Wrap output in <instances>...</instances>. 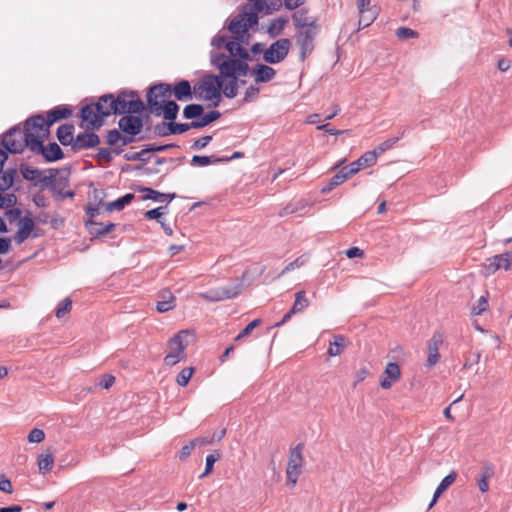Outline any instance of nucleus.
Listing matches in <instances>:
<instances>
[{
	"mask_svg": "<svg viewBox=\"0 0 512 512\" xmlns=\"http://www.w3.org/2000/svg\"><path fill=\"white\" fill-rule=\"evenodd\" d=\"M402 136H403V133L401 134V136L392 137V138H389V139L383 141L382 143H380L374 149L375 151H377V155H380L383 152L391 149L401 139Z\"/></svg>",
	"mask_w": 512,
	"mask_h": 512,
	"instance_id": "nucleus-47",
	"label": "nucleus"
},
{
	"mask_svg": "<svg viewBox=\"0 0 512 512\" xmlns=\"http://www.w3.org/2000/svg\"><path fill=\"white\" fill-rule=\"evenodd\" d=\"M378 16L377 10H369L368 12L359 14L358 30L370 26Z\"/></svg>",
	"mask_w": 512,
	"mask_h": 512,
	"instance_id": "nucleus-39",
	"label": "nucleus"
},
{
	"mask_svg": "<svg viewBox=\"0 0 512 512\" xmlns=\"http://www.w3.org/2000/svg\"><path fill=\"white\" fill-rule=\"evenodd\" d=\"M35 228L34 220L31 217L25 216L18 222V229L13 236L16 244H22L28 239Z\"/></svg>",
	"mask_w": 512,
	"mask_h": 512,
	"instance_id": "nucleus-19",
	"label": "nucleus"
},
{
	"mask_svg": "<svg viewBox=\"0 0 512 512\" xmlns=\"http://www.w3.org/2000/svg\"><path fill=\"white\" fill-rule=\"evenodd\" d=\"M173 93L178 101H187L193 98L194 89L192 90L190 82L187 80H181L174 88Z\"/></svg>",
	"mask_w": 512,
	"mask_h": 512,
	"instance_id": "nucleus-26",
	"label": "nucleus"
},
{
	"mask_svg": "<svg viewBox=\"0 0 512 512\" xmlns=\"http://www.w3.org/2000/svg\"><path fill=\"white\" fill-rule=\"evenodd\" d=\"M456 478L457 473L455 471H451L446 477L442 479L438 486L446 491L456 481Z\"/></svg>",
	"mask_w": 512,
	"mask_h": 512,
	"instance_id": "nucleus-59",
	"label": "nucleus"
},
{
	"mask_svg": "<svg viewBox=\"0 0 512 512\" xmlns=\"http://www.w3.org/2000/svg\"><path fill=\"white\" fill-rule=\"evenodd\" d=\"M377 157V151H367L361 157L358 158V166H361V168L373 166L377 161Z\"/></svg>",
	"mask_w": 512,
	"mask_h": 512,
	"instance_id": "nucleus-42",
	"label": "nucleus"
},
{
	"mask_svg": "<svg viewBox=\"0 0 512 512\" xmlns=\"http://www.w3.org/2000/svg\"><path fill=\"white\" fill-rule=\"evenodd\" d=\"M134 194L127 193L123 197L118 198L115 201L109 202L106 204V210L108 212L112 211H121L124 209V207L131 203V201L134 199Z\"/></svg>",
	"mask_w": 512,
	"mask_h": 512,
	"instance_id": "nucleus-30",
	"label": "nucleus"
},
{
	"mask_svg": "<svg viewBox=\"0 0 512 512\" xmlns=\"http://www.w3.org/2000/svg\"><path fill=\"white\" fill-rule=\"evenodd\" d=\"M317 34V25L310 24L306 29H301L297 36V42L301 47V54L304 57L314 48V38Z\"/></svg>",
	"mask_w": 512,
	"mask_h": 512,
	"instance_id": "nucleus-14",
	"label": "nucleus"
},
{
	"mask_svg": "<svg viewBox=\"0 0 512 512\" xmlns=\"http://www.w3.org/2000/svg\"><path fill=\"white\" fill-rule=\"evenodd\" d=\"M45 439V433L42 429L33 428L28 434V441L30 443H40Z\"/></svg>",
	"mask_w": 512,
	"mask_h": 512,
	"instance_id": "nucleus-56",
	"label": "nucleus"
},
{
	"mask_svg": "<svg viewBox=\"0 0 512 512\" xmlns=\"http://www.w3.org/2000/svg\"><path fill=\"white\" fill-rule=\"evenodd\" d=\"M42 124L43 116L38 114L26 120L24 130L18 126L12 127L3 136V146L10 153H21L25 147L28 148V134L35 135V132L41 131Z\"/></svg>",
	"mask_w": 512,
	"mask_h": 512,
	"instance_id": "nucleus-1",
	"label": "nucleus"
},
{
	"mask_svg": "<svg viewBox=\"0 0 512 512\" xmlns=\"http://www.w3.org/2000/svg\"><path fill=\"white\" fill-rule=\"evenodd\" d=\"M189 336L188 330H182L177 333L173 338L169 341V346L174 347L177 346V354L176 353H168L164 358V363L167 366H173L177 364L183 357L184 350L187 346V342L184 341Z\"/></svg>",
	"mask_w": 512,
	"mask_h": 512,
	"instance_id": "nucleus-10",
	"label": "nucleus"
},
{
	"mask_svg": "<svg viewBox=\"0 0 512 512\" xmlns=\"http://www.w3.org/2000/svg\"><path fill=\"white\" fill-rule=\"evenodd\" d=\"M291 42L288 38H281L273 42L264 51L263 60L269 64H277L283 61L289 53Z\"/></svg>",
	"mask_w": 512,
	"mask_h": 512,
	"instance_id": "nucleus-7",
	"label": "nucleus"
},
{
	"mask_svg": "<svg viewBox=\"0 0 512 512\" xmlns=\"http://www.w3.org/2000/svg\"><path fill=\"white\" fill-rule=\"evenodd\" d=\"M257 24L258 15H256V12H250L247 8H244L242 13H239L231 20L228 29L236 40H241L242 43H248V30Z\"/></svg>",
	"mask_w": 512,
	"mask_h": 512,
	"instance_id": "nucleus-6",
	"label": "nucleus"
},
{
	"mask_svg": "<svg viewBox=\"0 0 512 512\" xmlns=\"http://www.w3.org/2000/svg\"><path fill=\"white\" fill-rule=\"evenodd\" d=\"M245 43L241 40H236L235 37H231L230 42L226 44V50L229 52L228 56L235 59L249 60V52L243 47Z\"/></svg>",
	"mask_w": 512,
	"mask_h": 512,
	"instance_id": "nucleus-22",
	"label": "nucleus"
},
{
	"mask_svg": "<svg viewBox=\"0 0 512 512\" xmlns=\"http://www.w3.org/2000/svg\"><path fill=\"white\" fill-rule=\"evenodd\" d=\"M292 19L294 21L295 26L300 30L306 29L310 24H316L314 20L309 21L307 11L304 9L295 12L292 16Z\"/></svg>",
	"mask_w": 512,
	"mask_h": 512,
	"instance_id": "nucleus-33",
	"label": "nucleus"
},
{
	"mask_svg": "<svg viewBox=\"0 0 512 512\" xmlns=\"http://www.w3.org/2000/svg\"><path fill=\"white\" fill-rule=\"evenodd\" d=\"M0 491L8 494L13 492L11 481L5 475L0 477Z\"/></svg>",
	"mask_w": 512,
	"mask_h": 512,
	"instance_id": "nucleus-64",
	"label": "nucleus"
},
{
	"mask_svg": "<svg viewBox=\"0 0 512 512\" xmlns=\"http://www.w3.org/2000/svg\"><path fill=\"white\" fill-rule=\"evenodd\" d=\"M211 64L216 67L221 79L223 78H239L245 76L249 72L247 60L235 59L224 53L211 52Z\"/></svg>",
	"mask_w": 512,
	"mask_h": 512,
	"instance_id": "nucleus-2",
	"label": "nucleus"
},
{
	"mask_svg": "<svg viewBox=\"0 0 512 512\" xmlns=\"http://www.w3.org/2000/svg\"><path fill=\"white\" fill-rule=\"evenodd\" d=\"M286 19L279 17L271 21L269 27H268V33L271 37H277L279 36L286 25Z\"/></svg>",
	"mask_w": 512,
	"mask_h": 512,
	"instance_id": "nucleus-40",
	"label": "nucleus"
},
{
	"mask_svg": "<svg viewBox=\"0 0 512 512\" xmlns=\"http://www.w3.org/2000/svg\"><path fill=\"white\" fill-rule=\"evenodd\" d=\"M488 308V292L482 295L472 307V314L481 315Z\"/></svg>",
	"mask_w": 512,
	"mask_h": 512,
	"instance_id": "nucleus-46",
	"label": "nucleus"
},
{
	"mask_svg": "<svg viewBox=\"0 0 512 512\" xmlns=\"http://www.w3.org/2000/svg\"><path fill=\"white\" fill-rule=\"evenodd\" d=\"M74 125L62 124L57 129V138L59 142L64 146H72L74 142Z\"/></svg>",
	"mask_w": 512,
	"mask_h": 512,
	"instance_id": "nucleus-27",
	"label": "nucleus"
},
{
	"mask_svg": "<svg viewBox=\"0 0 512 512\" xmlns=\"http://www.w3.org/2000/svg\"><path fill=\"white\" fill-rule=\"evenodd\" d=\"M167 206L165 207H158V208H155V209H151V210H148L145 215L148 219H155L157 220L158 222L161 221V218L164 214V212L162 211L163 209H166Z\"/></svg>",
	"mask_w": 512,
	"mask_h": 512,
	"instance_id": "nucleus-63",
	"label": "nucleus"
},
{
	"mask_svg": "<svg viewBox=\"0 0 512 512\" xmlns=\"http://www.w3.org/2000/svg\"><path fill=\"white\" fill-rule=\"evenodd\" d=\"M231 40V37L229 36H226V35H216L212 38L211 40V45L215 48V49H226V44L228 42H230Z\"/></svg>",
	"mask_w": 512,
	"mask_h": 512,
	"instance_id": "nucleus-55",
	"label": "nucleus"
},
{
	"mask_svg": "<svg viewBox=\"0 0 512 512\" xmlns=\"http://www.w3.org/2000/svg\"><path fill=\"white\" fill-rule=\"evenodd\" d=\"M211 140H212L211 135L203 136L194 141V143L192 145V149L201 150V149L205 148L211 142Z\"/></svg>",
	"mask_w": 512,
	"mask_h": 512,
	"instance_id": "nucleus-62",
	"label": "nucleus"
},
{
	"mask_svg": "<svg viewBox=\"0 0 512 512\" xmlns=\"http://www.w3.org/2000/svg\"><path fill=\"white\" fill-rule=\"evenodd\" d=\"M303 446L302 444H298L295 448H293L290 452L288 465L286 469L287 481L291 486H295L297 483L298 477L301 474V467L303 464V456H302Z\"/></svg>",
	"mask_w": 512,
	"mask_h": 512,
	"instance_id": "nucleus-8",
	"label": "nucleus"
},
{
	"mask_svg": "<svg viewBox=\"0 0 512 512\" xmlns=\"http://www.w3.org/2000/svg\"><path fill=\"white\" fill-rule=\"evenodd\" d=\"M179 111V105L174 101H167L163 105H159L153 108L150 111L155 116H160L163 114L164 118L169 121H173L176 119Z\"/></svg>",
	"mask_w": 512,
	"mask_h": 512,
	"instance_id": "nucleus-21",
	"label": "nucleus"
},
{
	"mask_svg": "<svg viewBox=\"0 0 512 512\" xmlns=\"http://www.w3.org/2000/svg\"><path fill=\"white\" fill-rule=\"evenodd\" d=\"M54 465V457L51 453H42L38 457V467L40 473H46L52 469Z\"/></svg>",
	"mask_w": 512,
	"mask_h": 512,
	"instance_id": "nucleus-36",
	"label": "nucleus"
},
{
	"mask_svg": "<svg viewBox=\"0 0 512 512\" xmlns=\"http://www.w3.org/2000/svg\"><path fill=\"white\" fill-rule=\"evenodd\" d=\"M228 81L226 83L223 82V87L221 91L227 98H234L238 93V78H227Z\"/></svg>",
	"mask_w": 512,
	"mask_h": 512,
	"instance_id": "nucleus-37",
	"label": "nucleus"
},
{
	"mask_svg": "<svg viewBox=\"0 0 512 512\" xmlns=\"http://www.w3.org/2000/svg\"><path fill=\"white\" fill-rule=\"evenodd\" d=\"M193 372H194V368L193 367H186L184 369L181 370V372L177 375V383L184 387L188 384L189 380L191 379L192 375H193Z\"/></svg>",
	"mask_w": 512,
	"mask_h": 512,
	"instance_id": "nucleus-48",
	"label": "nucleus"
},
{
	"mask_svg": "<svg viewBox=\"0 0 512 512\" xmlns=\"http://www.w3.org/2000/svg\"><path fill=\"white\" fill-rule=\"evenodd\" d=\"M512 267V251L492 256L484 264L486 274L491 275L500 269L509 270Z\"/></svg>",
	"mask_w": 512,
	"mask_h": 512,
	"instance_id": "nucleus-13",
	"label": "nucleus"
},
{
	"mask_svg": "<svg viewBox=\"0 0 512 512\" xmlns=\"http://www.w3.org/2000/svg\"><path fill=\"white\" fill-rule=\"evenodd\" d=\"M121 139L122 135L116 129L109 130L106 136V142L111 146L117 145Z\"/></svg>",
	"mask_w": 512,
	"mask_h": 512,
	"instance_id": "nucleus-58",
	"label": "nucleus"
},
{
	"mask_svg": "<svg viewBox=\"0 0 512 512\" xmlns=\"http://www.w3.org/2000/svg\"><path fill=\"white\" fill-rule=\"evenodd\" d=\"M112 100H114L113 94H106L99 98L98 102L95 103L99 107V112L102 115V117H107L112 114H115L114 111H111L113 103H110Z\"/></svg>",
	"mask_w": 512,
	"mask_h": 512,
	"instance_id": "nucleus-29",
	"label": "nucleus"
},
{
	"mask_svg": "<svg viewBox=\"0 0 512 512\" xmlns=\"http://www.w3.org/2000/svg\"><path fill=\"white\" fill-rule=\"evenodd\" d=\"M142 191L147 193L145 196H143L144 200H152L154 202H170L176 197L175 193H161L152 188H143Z\"/></svg>",
	"mask_w": 512,
	"mask_h": 512,
	"instance_id": "nucleus-28",
	"label": "nucleus"
},
{
	"mask_svg": "<svg viewBox=\"0 0 512 512\" xmlns=\"http://www.w3.org/2000/svg\"><path fill=\"white\" fill-rule=\"evenodd\" d=\"M309 306V300L304 291H299L295 294V302L292 306V313H300Z\"/></svg>",
	"mask_w": 512,
	"mask_h": 512,
	"instance_id": "nucleus-35",
	"label": "nucleus"
},
{
	"mask_svg": "<svg viewBox=\"0 0 512 512\" xmlns=\"http://www.w3.org/2000/svg\"><path fill=\"white\" fill-rule=\"evenodd\" d=\"M220 116L221 114L217 110L209 111L208 113L204 114L201 118L192 121L191 126H193V128L195 129L203 128L209 125L210 123L214 122L218 118H220Z\"/></svg>",
	"mask_w": 512,
	"mask_h": 512,
	"instance_id": "nucleus-31",
	"label": "nucleus"
},
{
	"mask_svg": "<svg viewBox=\"0 0 512 512\" xmlns=\"http://www.w3.org/2000/svg\"><path fill=\"white\" fill-rule=\"evenodd\" d=\"M444 341V336L440 332H435L431 339L427 342V361L426 366L431 368L440 360L439 347Z\"/></svg>",
	"mask_w": 512,
	"mask_h": 512,
	"instance_id": "nucleus-15",
	"label": "nucleus"
},
{
	"mask_svg": "<svg viewBox=\"0 0 512 512\" xmlns=\"http://www.w3.org/2000/svg\"><path fill=\"white\" fill-rule=\"evenodd\" d=\"M170 94L171 86L169 84L160 83L152 86L147 93V103L150 111H152L153 108L166 103V99Z\"/></svg>",
	"mask_w": 512,
	"mask_h": 512,
	"instance_id": "nucleus-12",
	"label": "nucleus"
},
{
	"mask_svg": "<svg viewBox=\"0 0 512 512\" xmlns=\"http://www.w3.org/2000/svg\"><path fill=\"white\" fill-rule=\"evenodd\" d=\"M112 110L115 114H140L145 106L135 91H120L114 96Z\"/></svg>",
	"mask_w": 512,
	"mask_h": 512,
	"instance_id": "nucleus-5",
	"label": "nucleus"
},
{
	"mask_svg": "<svg viewBox=\"0 0 512 512\" xmlns=\"http://www.w3.org/2000/svg\"><path fill=\"white\" fill-rule=\"evenodd\" d=\"M99 143H100V138L96 133H94V132L86 133L85 132V133H80L75 137L71 148L73 151H79V150L93 148V147L97 146Z\"/></svg>",
	"mask_w": 512,
	"mask_h": 512,
	"instance_id": "nucleus-18",
	"label": "nucleus"
},
{
	"mask_svg": "<svg viewBox=\"0 0 512 512\" xmlns=\"http://www.w3.org/2000/svg\"><path fill=\"white\" fill-rule=\"evenodd\" d=\"M49 135L48 129L35 132L34 134H28V148L35 154H41L47 162H54L61 160L64 156L62 149L55 142L50 143L48 146H44L43 141Z\"/></svg>",
	"mask_w": 512,
	"mask_h": 512,
	"instance_id": "nucleus-3",
	"label": "nucleus"
},
{
	"mask_svg": "<svg viewBox=\"0 0 512 512\" xmlns=\"http://www.w3.org/2000/svg\"><path fill=\"white\" fill-rule=\"evenodd\" d=\"M118 125L120 130L125 134L136 136L142 130L143 121L139 116H133L130 114L120 118Z\"/></svg>",
	"mask_w": 512,
	"mask_h": 512,
	"instance_id": "nucleus-16",
	"label": "nucleus"
},
{
	"mask_svg": "<svg viewBox=\"0 0 512 512\" xmlns=\"http://www.w3.org/2000/svg\"><path fill=\"white\" fill-rule=\"evenodd\" d=\"M21 173L23 178L28 181H34L41 174L38 169L29 166L21 167Z\"/></svg>",
	"mask_w": 512,
	"mask_h": 512,
	"instance_id": "nucleus-54",
	"label": "nucleus"
},
{
	"mask_svg": "<svg viewBox=\"0 0 512 512\" xmlns=\"http://www.w3.org/2000/svg\"><path fill=\"white\" fill-rule=\"evenodd\" d=\"M344 346H345V337L342 335H335L333 337V341L330 342L327 353L331 357L338 356L343 352Z\"/></svg>",
	"mask_w": 512,
	"mask_h": 512,
	"instance_id": "nucleus-32",
	"label": "nucleus"
},
{
	"mask_svg": "<svg viewBox=\"0 0 512 512\" xmlns=\"http://www.w3.org/2000/svg\"><path fill=\"white\" fill-rule=\"evenodd\" d=\"M16 173V169L13 168L3 172V174L0 176V191H5L13 185Z\"/></svg>",
	"mask_w": 512,
	"mask_h": 512,
	"instance_id": "nucleus-38",
	"label": "nucleus"
},
{
	"mask_svg": "<svg viewBox=\"0 0 512 512\" xmlns=\"http://www.w3.org/2000/svg\"><path fill=\"white\" fill-rule=\"evenodd\" d=\"M192 128H193V126H191V122L190 123H175V122L171 121L169 123L168 130L171 132V134H183Z\"/></svg>",
	"mask_w": 512,
	"mask_h": 512,
	"instance_id": "nucleus-49",
	"label": "nucleus"
},
{
	"mask_svg": "<svg viewBox=\"0 0 512 512\" xmlns=\"http://www.w3.org/2000/svg\"><path fill=\"white\" fill-rule=\"evenodd\" d=\"M86 227L90 235L93 237H104L108 233L114 230L115 224L114 223H108L106 225L102 223H98L92 220H89L86 222Z\"/></svg>",
	"mask_w": 512,
	"mask_h": 512,
	"instance_id": "nucleus-25",
	"label": "nucleus"
},
{
	"mask_svg": "<svg viewBox=\"0 0 512 512\" xmlns=\"http://www.w3.org/2000/svg\"><path fill=\"white\" fill-rule=\"evenodd\" d=\"M492 473V469L488 467L484 470L482 477L478 480L477 484L481 492L485 493L488 491V478L492 475Z\"/></svg>",
	"mask_w": 512,
	"mask_h": 512,
	"instance_id": "nucleus-51",
	"label": "nucleus"
},
{
	"mask_svg": "<svg viewBox=\"0 0 512 512\" xmlns=\"http://www.w3.org/2000/svg\"><path fill=\"white\" fill-rule=\"evenodd\" d=\"M357 9L359 14H362L369 10H377L378 8L371 5V0H357Z\"/></svg>",
	"mask_w": 512,
	"mask_h": 512,
	"instance_id": "nucleus-61",
	"label": "nucleus"
},
{
	"mask_svg": "<svg viewBox=\"0 0 512 512\" xmlns=\"http://www.w3.org/2000/svg\"><path fill=\"white\" fill-rule=\"evenodd\" d=\"M396 35L399 39H409V38H416L418 36V33L408 27H400L396 31Z\"/></svg>",
	"mask_w": 512,
	"mask_h": 512,
	"instance_id": "nucleus-57",
	"label": "nucleus"
},
{
	"mask_svg": "<svg viewBox=\"0 0 512 512\" xmlns=\"http://www.w3.org/2000/svg\"><path fill=\"white\" fill-rule=\"evenodd\" d=\"M261 324V319H254L251 321L236 337L235 340L239 341L248 336L256 327Z\"/></svg>",
	"mask_w": 512,
	"mask_h": 512,
	"instance_id": "nucleus-52",
	"label": "nucleus"
},
{
	"mask_svg": "<svg viewBox=\"0 0 512 512\" xmlns=\"http://www.w3.org/2000/svg\"><path fill=\"white\" fill-rule=\"evenodd\" d=\"M71 115H72V110L70 108L64 107V106H57L54 109L48 111L46 118L43 116L42 128L49 130V127L52 124H54L55 122H57L59 120L67 119Z\"/></svg>",
	"mask_w": 512,
	"mask_h": 512,
	"instance_id": "nucleus-20",
	"label": "nucleus"
},
{
	"mask_svg": "<svg viewBox=\"0 0 512 512\" xmlns=\"http://www.w3.org/2000/svg\"><path fill=\"white\" fill-rule=\"evenodd\" d=\"M385 374L387 378H383L380 381V385L383 389H389L394 381H397L401 376L400 367L397 363L390 362L385 368Z\"/></svg>",
	"mask_w": 512,
	"mask_h": 512,
	"instance_id": "nucleus-24",
	"label": "nucleus"
},
{
	"mask_svg": "<svg viewBox=\"0 0 512 512\" xmlns=\"http://www.w3.org/2000/svg\"><path fill=\"white\" fill-rule=\"evenodd\" d=\"M259 88L256 85H251L247 88L245 95H244V102H252L258 97L259 94Z\"/></svg>",
	"mask_w": 512,
	"mask_h": 512,
	"instance_id": "nucleus-60",
	"label": "nucleus"
},
{
	"mask_svg": "<svg viewBox=\"0 0 512 512\" xmlns=\"http://www.w3.org/2000/svg\"><path fill=\"white\" fill-rule=\"evenodd\" d=\"M222 87L223 80L221 77L214 74H206L194 85V94L197 98L211 101L213 106H218L221 101Z\"/></svg>",
	"mask_w": 512,
	"mask_h": 512,
	"instance_id": "nucleus-4",
	"label": "nucleus"
},
{
	"mask_svg": "<svg viewBox=\"0 0 512 512\" xmlns=\"http://www.w3.org/2000/svg\"><path fill=\"white\" fill-rule=\"evenodd\" d=\"M150 153L149 145H147L144 149L139 152L126 153L125 159L128 161H147Z\"/></svg>",
	"mask_w": 512,
	"mask_h": 512,
	"instance_id": "nucleus-45",
	"label": "nucleus"
},
{
	"mask_svg": "<svg viewBox=\"0 0 512 512\" xmlns=\"http://www.w3.org/2000/svg\"><path fill=\"white\" fill-rule=\"evenodd\" d=\"M72 307V300L70 297H66L61 303H59L57 309H56V317L57 318H63Z\"/></svg>",
	"mask_w": 512,
	"mask_h": 512,
	"instance_id": "nucleus-50",
	"label": "nucleus"
},
{
	"mask_svg": "<svg viewBox=\"0 0 512 512\" xmlns=\"http://www.w3.org/2000/svg\"><path fill=\"white\" fill-rule=\"evenodd\" d=\"M242 284L233 286L213 288L206 292L199 293V297L211 302H218L237 297L241 291Z\"/></svg>",
	"mask_w": 512,
	"mask_h": 512,
	"instance_id": "nucleus-9",
	"label": "nucleus"
},
{
	"mask_svg": "<svg viewBox=\"0 0 512 512\" xmlns=\"http://www.w3.org/2000/svg\"><path fill=\"white\" fill-rule=\"evenodd\" d=\"M204 108L200 104H189L183 110V116L186 119H195L202 116Z\"/></svg>",
	"mask_w": 512,
	"mask_h": 512,
	"instance_id": "nucleus-41",
	"label": "nucleus"
},
{
	"mask_svg": "<svg viewBox=\"0 0 512 512\" xmlns=\"http://www.w3.org/2000/svg\"><path fill=\"white\" fill-rule=\"evenodd\" d=\"M220 458V455L217 454H209L206 457V467L204 472L201 474L200 478L206 477L213 470L215 462Z\"/></svg>",
	"mask_w": 512,
	"mask_h": 512,
	"instance_id": "nucleus-53",
	"label": "nucleus"
},
{
	"mask_svg": "<svg viewBox=\"0 0 512 512\" xmlns=\"http://www.w3.org/2000/svg\"><path fill=\"white\" fill-rule=\"evenodd\" d=\"M346 180L345 174H340L339 171L329 180V182L322 188L323 193H327L339 186Z\"/></svg>",
	"mask_w": 512,
	"mask_h": 512,
	"instance_id": "nucleus-43",
	"label": "nucleus"
},
{
	"mask_svg": "<svg viewBox=\"0 0 512 512\" xmlns=\"http://www.w3.org/2000/svg\"><path fill=\"white\" fill-rule=\"evenodd\" d=\"M158 297L160 300L156 304V309L160 313L168 312L175 307V297L170 290H162L159 292Z\"/></svg>",
	"mask_w": 512,
	"mask_h": 512,
	"instance_id": "nucleus-23",
	"label": "nucleus"
},
{
	"mask_svg": "<svg viewBox=\"0 0 512 512\" xmlns=\"http://www.w3.org/2000/svg\"><path fill=\"white\" fill-rule=\"evenodd\" d=\"M222 161H228V159H221L215 156L194 155L191 159V165L203 167Z\"/></svg>",
	"mask_w": 512,
	"mask_h": 512,
	"instance_id": "nucleus-34",
	"label": "nucleus"
},
{
	"mask_svg": "<svg viewBox=\"0 0 512 512\" xmlns=\"http://www.w3.org/2000/svg\"><path fill=\"white\" fill-rule=\"evenodd\" d=\"M81 119L87 130L100 128L104 123V118L99 112V107L95 104H89L81 109Z\"/></svg>",
	"mask_w": 512,
	"mask_h": 512,
	"instance_id": "nucleus-11",
	"label": "nucleus"
},
{
	"mask_svg": "<svg viewBox=\"0 0 512 512\" xmlns=\"http://www.w3.org/2000/svg\"><path fill=\"white\" fill-rule=\"evenodd\" d=\"M249 3L244 7L250 12L258 13L263 12L268 8L267 0H247Z\"/></svg>",
	"mask_w": 512,
	"mask_h": 512,
	"instance_id": "nucleus-44",
	"label": "nucleus"
},
{
	"mask_svg": "<svg viewBox=\"0 0 512 512\" xmlns=\"http://www.w3.org/2000/svg\"><path fill=\"white\" fill-rule=\"evenodd\" d=\"M248 73L254 78L256 84L270 82L276 76V70L265 64H256L253 68H249Z\"/></svg>",
	"mask_w": 512,
	"mask_h": 512,
	"instance_id": "nucleus-17",
	"label": "nucleus"
}]
</instances>
